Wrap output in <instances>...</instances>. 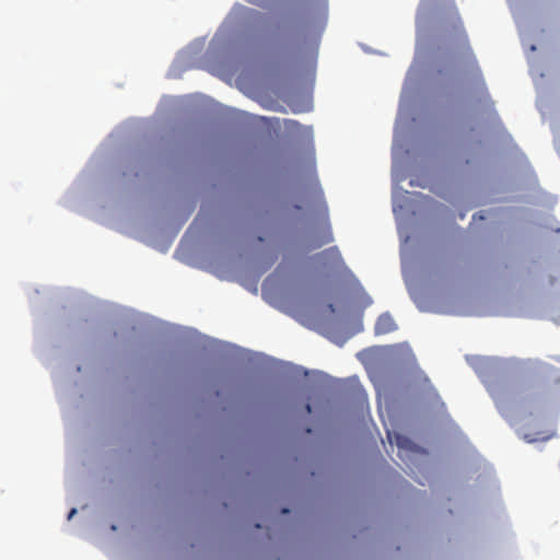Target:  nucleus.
Masks as SVG:
<instances>
[{
    "label": "nucleus",
    "instance_id": "f257e3e1",
    "mask_svg": "<svg viewBox=\"0 0 560 560\" xmlns=\"http://www.w3.org/2000/svg\"><path fill=\"white\" fill-rule=\"evenodd\" d=\"M327 0H282V113L313 109L315 63Z\"/></svg>",
    "mask_w": 560,
    "mask_h": 560
},
{
    "label": "nucleus",
    "instance_id": "9b49d317",
    "mask_svg": "<svg viewBox=\"0 0 560 560\" xmlns=\"http://www.w3.org/2000/svg\"><path fill=\"white\" fill-rule=\"evenodd\" d=\"M282 312L290 314V310L287 307V305H284L283 302H282Z\"/></svg>",
    "mask_w": 560,
    "mask_h": 560
},
{
    "label": "nucleus",
    "instance_id": "39448f33",
    "mask_svg": "<svg viewBox=\"0 0 560 560\" xmlns=\"http://www.w3.org/2000/svg\"><path fill=\"white\" fill-rule=\"evenodd\" d=\"M397 329L394 318L388 314H382L374 326L375 335H386Z\"/></svg>",
    "mask_w": 560,
    "mask_h": 560
},
{
    "label": "nucleus",
    "instance_id": "6e6552de",
    "mask_svg": "<svg viewBox=\"0 0 560 560\" xmlns=\"http://www.w3.org/2000/svg\"><path fill=\"white\" fill-rule=\"evenodd\" d=\"M453 21H454V27H455L459 33L464 34L465 39H467V36H466V34L464 33L463 23H462V21H460L459 14H458V12H457V10H456V9H455V11H454Z\"/></svg>",
    "mask_w": 560,
    "mask_h": 560
},
{
    "label": "nucleus",
    "instance_id": "20e7f679",
    "mask_svg": "<svg viewBox=\"0 0 560 560\" xmlns=\"http://www.w3.org/2000/svg\"><path fill=\"white\" fill-rule=\"evenodd\" d=\"M332 240H334V236H332L331 228H330L328 220L326 219L325 222L323 223V225L320 226L318 233H316L310 240L308 248L313 249V248L322 247L326 244L331 243Z\"/></svg>",
    "mask_w": 560,
    "mask_h": 560
},
{
    "label": "nucleus",
    "instance_id": "9d476101",
    "mask_svg": "<svg viewBox=\"0 0 560 560\" xmlns=\"http://www.w3.org/2000/svg\"><path fill=\"white\" fill-rule=\"evenodd\" d=\"M77 513V510L75 509H72L70 512H69V515H68V520H70L72 516H74V514Z\"/></svg>",
    "mask_w": 560,
    "mask_h": 560
},
{
    "label": "nucleus",
    "instance_id": "ddd939ff",
    "mask_svg": "<svg viewBox=\"0 0 560 560\" xmlns=\"http://www.w3.org/2000/svg\"><path fill=\"white\" fill-rule=\"evenodd\" d=\"M307 412L310 413L312 411L311 406L306 405Z\"/></svg>",
    "mask_w": 560,
    "mask_h": 560
},
{
    "label": "nucleus",
    "instance_id": "4468645a",
    "mask_svg": "<svg viewBox=\"0 0 560 560\" xmlns=\"http://www.w3.org/2000/svg\"><path fill=\"white\" fill-rule=\"evenodd\" d=\"M388 440H389L390 443H393V440H392V436H390L389 433H388Z\"/></svg>",
    "mask_w": 560,
    "mask_h": 560
},
{
    "label": "nucleus",
    "instance_id": "f03ea898",
    "mask_svg": "<svg viewBox=\"0 0 560 560\" xmlns=\"http://www.w3.org/2000/svg\"><path fill=\"white\" fill-rule=\"evenodd\" d=\"M282 225L303 223L314 208L327 212L316 174L312 126L282 119Z\"/></svg>",
    "mask_w": 560,
    "mask_h": 560
},
{
    "label": "nucleus",
    "instance_id": "f8f14e48",
    "mask_svg": "<svg viewBox=\"0 0 560 560\" xmlns=\"http://www.w3.org/2000/svg\"><path fill=\"white\" fill-rule=\"evenodd\" d=\"M281 513H282V515H284V514L289 513V510L285 508H282Z\"/></svg>",
    "mask_w": 560,
    "mask_h": 560
},
{
    "label": "nucleus",
    "instance_id": "7ed1b4c3",
    "mask_svg": "<svg viewBox=\"0 0 560 560\" xmlns=\"http://www.w3.org/2000/svg\"><path fill=\"white\" fill-rule=\"evenodd\" d=\"M264 300L276 308H280V277L277 272L267 277L261 285Z\"/></svg>",
    "mask_w": 560,
    "mask_h": 560
},
{
    "label": "nucleus",
    "instance_id": "0eeeda50",
    "mask_svg": "<svg viewBox=\"0 0 560 560\" xmlns=\"http://www.w3.org/2000/svg\"><path fill=\"white\" fill-rule=\"evenodd\" d=\"M281 369H282V383H284V381L290 377L291 375H294L296 377L299 376H305L306 375V372L305 371H302L300 369H296L295 366H293L291 363L289 362H284L282 361V365H281Z\"/></svg>",
    "mask_w": 560,
    "mask_h": 560
},
{
    "label": "nucleus",
    "instance_id": "1a4fd4ad",
    "mask_svg": "<svg viewBox=\"0 0 560 560\" xmlns=\"http://www.w3.org/2000/svg\"><path fill=\"white\" fill-rule=\"evenodd\" d=\"M409 441L406 438L398 434L395 435V443L397 444L398 447H406V444Z\"/></svg>",
    "mask_w": 560,
    "mask_h": 560
},
{
    "label": "nucleus",
    "instance_id": "423d86ee",
    "mask_svg": "<svg viewBox=\"0 0 560 560\" xmlns=\"http://www.w3.org/2000/svg\"><path fill=\"white\" fill-rule=\"evenodd\" d=\"M318 257L329 261L332 267H338L343 264L341 254L337 246H331L318 254Z\"/></svg>",
    "mask_w": 560,
    "mask_h": 560
}]
</instances>
